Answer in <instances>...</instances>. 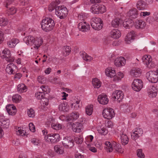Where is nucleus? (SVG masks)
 <instances>
[{"mask_svg":"<svg viewBox=\"0 0 158 158\" xmlns=\"http://www.w3.org/2000/svg\"><path fill=\"white\" fill-rule=\"evenodd\" d=\"M75 141L77 144H81L83 140L81 138L77 137L75 139Z\"/></svg>","mask_w":158,"mask_h":158,"instance_id":"63","label":"nucleus"},{"mask_svg":"<svg viewBox=\"0 0 158 158\" xmlns=\"http://www.w3.org/2000/svg\"><path fill=\"white\" fill-rule=\"evenodd\" d=\"M69 123V125L72 126V129L74 132L79 133L81 131L82 127L81 124V123H75L72 124V122H70Z\"/></svg>","mask_w":158,"mask_h":158,"instance_id":"18","label":"nucleus"},{"mask_svg":"<svg viewBox=\"0 0 158 158\" xmlns=\"http://www.w3.org/2000/svg\"><path fill=\"white\" fill-rule=\"evenodd\" d=\"M120 20L119 18H116L113 20L111 22L112 26L114 27H118L120 24Z\"/></svg>","mask_w":158,"mask_h":158,"instance_id":"44","label":"nucleus"},{"mask_svg":"<svg viewBox=\"0 0 158 158\" xmlns=\"http://www.w3.org/2000/svg\"><path fill=\"white\" fill-rule=\"evenodd\" d=\"M51 127L53 129L56 130H60L62 128V125L59 123H52Z\"/></svg>","mask_w":158,"mask_h":158,"instance_id":"46","label":"nucleus"},{"mask_svg":"<svg viewBox=\"0 0 158 158\" xmlns=\"http://www.w3.org/2000/svg\"><path fill=\"white\" fill-rule=\"evenodd\" d=\"M21 96L18 94L14 95L12 97V101L14 102L18 103L21 100Z\"/></svg>","mask_w":158,"mask_h":158,"instance_id":"47","label":"nucleus"},{"mask_svg":"<svg viewBox=\"0 0 158 158\" xmlns=\"http://www.w3.org/2000/svg\"><path fill=\"white\" fill-rule=\"evenodd\" d=\"M143 61L149 68L154 67V64L152 61V59L151 56L148 55H145L142 58Z\"/></svg>","mask_w":158,"mask_h":158,"instance_id":"10","label":"nucleus"},{"mask_svg":"<svg viewBox=\"0 0 158 158\" xmlns=\"http://www.w3.org/2000/svg\"><path fill=\"white\" fill-rule=\"evenodd\" d=\"M63 146L67 148H70L74 145V141L70 137L66 136L64 137L62 141Z\"/></svg>","mask_w":158,"mask_h":158,"instance_id":"8","label":"nucleus"},{"mask_svg":"<svg viewBox=\"0 0 158 158\" xmlns=\"http://www.w3.org/2000/svg\"><path fill=\"white\" fill-rule=\"evenodd\" d=\"M105 73L107 76L110 77H114L115 76V71L110 69L107 68L105 70Z\"/></svg>","mask_w":158,"mask_h":158,"instance_id":"31","label":"nucleus"},{"mask_svg":"<svg viewBox=\"0 0 158 158\" xmlns=\"http://www.w3.org/2000/svg\"><path fill=\"white\" fill-rule=\"evenodd\" d=\"M148 80L152 83H156L158 81V69L156 71H150L146 74Z\"/></svg>","mask_w":158,"mask_h":158,"instance_id":"4","label":"nucleus"},{"mask_svg":"<svg viewBox=\"0 0 158 158\" xmlns=\"http://www.w3.org/2000/svg\"><path fill=\"white\" fill-rule=\"evenodd\" d=\"M71 48L68 46H65L63 47V55L65 56H68L71 52Z\"/></svg>","mask_w":158,"mask_h":158,"instance_id":"32","label":"nucleus"},{"mask_svg":"<svg viewBox=\"0 0 158 158\" xmlns=\"http://www.w3.org/2000/svg\"><path fill=\"white\" fill-rule=\"evenodd\" d=\"M113 149L114 148L116 151L122 153L123 152V150L121 148V145L119 143L115 142H113L112 143Z\"/></svg>","mask_w":158,"mask_h":158,"instance_id":"30","label":"nucleus"},{"mask_svg":"<svg viewBox=\"0 0 158 158\" xmlns=\"http://www.w3.org/2000/svg\"><path fill=\"white\" fill-rule=\"evenodd\" d=\"M138 14V11L135 8L131 9L128 13L129 16L132 19L136 18Z\"/></svg>","mask_w":158,"mask_h":158,"instance_id":"24","label":"nucleus"},{"mask_svg":"<svg viewBox=\"0 0 158 158\" xmlns=\"http://www.w3.org/2000/svg\"><path fill=\"white\" fill-rule=\"evenodd\" d=\"M91 25L94 29L100 30L103 26V21L99 18L94 17L91 19Z\"/></svg>","mask_w":158,"mask_h":158,"instance_id":"2","label":"nucleus"},{"mask_svg":"<svg viewBox=\"0 0 158 158\" xmlns=\"http://www.w3.org/2000/svg\"><path fill=\"white\" fill-rule=\"evenodd\" d=\"M30 130L32 132L35 131V127L32 123H30L29 125Z\"/></svg>","mask_w":158,"mask_h":158,"instance_id":"57","label":"nucleus"},{"mask_svg":"<svg viewBox=\"0 0 158 158\" xmlns=\"http://www.w3.org/2000/svg\"><path fill=\"white\" fill-rule=\"evenodd\" d=\"M135 132L137 133L139 136H141L142 134H143V130L141 128H137L136 130L135 131Z\"/></svg>","mask_w":158,"mask_h":158,"instance_id":"58","label":"nucleus"},{"mask_svg":"<svg viewBox=\"0 0 158 158\" xmlns=\"http://www.w3.org/2000/svg\"><path fill=\"white\" fill-rule=\"evenodd\" d=\"M137 156L139 158H144L145 157V155L144 153L143 152L142 149H139L137 150Z\"/></svg>","mask_w":158,"mask_h":158,"instance_id":"48","label":"nucleus"},{"mask_svg":"<svg viewBox=\"0 0 158 158\" xmlns=\"http://www.w3.org/2000/svg\"><path fill=\"white\" fill-rule=\"evenodd\" d=\"M126 62V60L123 57H118L114 61L115 65L118 67H121L124 66Z\"/></svg>","mask_w":158,"mask_h":158,"instance_id":"15","label":"nucleus"},{"mask_svg":"<svg viewBox=\"0 0 158 158\" xmlns=\"http://www.w3.org/2000/svg\"><path fill=\"white\" fill-rule=\"evenodd\" d=\"M103 117L106 119H110L115 116L114 110L111 108H106L103 110L102 112Z\"/></svg>","mask_w":158,"mask_h":158,"instance_id":"7","label":"nucleus"},{"mask_svg":"<svg viewBox=\"0 0 158 158\" xmlns=\"http://www.w3.org/2000/svg\"><path fill=\"white\" fill-rule=\"evenodd\" d=\"M120 135L122 144L124 145L127 144L129 141L127 135L124 134L123 132H121Z\"/></svg>","mask_w":158,"mask_h":158,"instance_id":"25","label":"nucleus"},{"mask_svg":"<svg viewBox=\"0 0 158 158\" xmlns=\"http://www.w3.org/2000/svg\"><path fill=\"white\" fill-rule=\"evenodd\" d=\"M123 74L120 72L118 73L117 75H115V76L114 78L113 81L115 82L121 80L124 77Z\"/></svg>","mask_w":158,"mask_h":158,"instance_id":"40","label":"nucleus"},{"mask_svg":"<svg viewBox=\"0 0 158 158\" xmlns=\"http://www.w3.org/2000/svg\"><path fill=\"white\" fill-rule=\"evenodd\" d=\"M35 38L32 36L29 35L27 37H25L23 40L27 45L31 44H33Z\"/></svg>","mask_w":158,"mask_h":158,"instance_id":"33","label":"nucleus"},{"mask_svg":"<svg viewBox=\"0 0 158 158\" xmlns=\"http://www.w3.org/2000/svg\"><path fill=\"white\" fill-rule=\"evenodd\" d=\"M105 144L106 146V148L107 149V151L109 152H112L113 150V146L109 141H106L105 143Z\"/></svg>","mask_w":158,"mask_h":158,"instance_id":"41","label":"nucleus"},{"mask_svg":"<svg viewBox=\"0 0 158 158\" xmlns=\"http://www.w3.org/2000/svg\"><path fill=\"white\" fill-rule=\"evenodd\" d=\"M6 109L8 114L12 115H15L17 112L15 106L13 104H10L6 106Z\"/></svg>","mask_w":158,"mask_h":158,"instance_id":"19","label":"nucleus"},{"mask_svg":"<svg viewBox=\"0 0 158 158\" xmlns=\"http://www.w3.org/2000/svg\"><path fill=\"white\" fill-rule=\"evenodd\" d=\"M44 92L41 91L38 92L35 94V96L38 99L41 100L42 98H44Z\"/></svg>","mask_w":158,"mask_h":158,"instance_id":"50","label":"nucleus"},{"mask_svg":"<svg viewBox=\"0 0 158 158\" xmlns=\"http://www.w3.org/2000/svg\"><path fill=\"white\" fill-rule=\"evenodd\" d=\"M131 74L135 77L140 76L141 74V70L138 68H133L130 72Z\"/></svg>","mask_w":158,"mask_h":158,"instance_id":"22","label":"nucleus"},{"mask_svg":"<svg viewBox=\"0 0 158 158\" xmlns=\"http://www.w3.org/2000/svg\"><path fill=\"white\" fill-rule=\"evenodd\" d=\"M6 20L3 18H0V25L5 26L7 24Z\"/></svg>","mask_w":158,"mask_h":158,"instance_id":"54","label":"nucleus"},{"mask_svg":"<svg viewBox=\"0 0 158 158\" xmlns=\"http://www.w3.org/2000/svg\"><path fill=\"white\" fill-rule=\"evenodd\" d=\"M106 126L109 128H112L113 127V123L111 121H108L107 122L105 123Z\"/></svg>","mask_w":158,"mask_h":158,"instance_id":"59","label":"nucleus"},{"mask_svg":"<svg viewBox=\"0 0 158 158\" xmlns=\"http://www.w3.org/2000/svg\"><path fill=\"white\" fill-rule=\"evenodd\" d=\"M31 143L33 144L36 145H38L40 143L39 140L36 139H32L31 140Z\"/></svg>","mask_w":158,"mask_h":158,"instance_id":"56","label":"nucleus"},{"mask_svg":"<svg viewBox=\"0 0 158 158\" xmlns=\"http://www.w3.org/2000/svg\"><path fill=\"white\" fill-rule=\"evenodd\" d=\"M98 100L100 104L102 105L107 104L109 102L107 96L106 95L104 94L99 95L98 97Z\"/></svg>","mask_w":158,"mask_h":158,"instance_id":"17","label":"nucleus"},{"mask_svg":"<svg viewBox=\"0 0 158 158\" xmlns=\"http://www.w3.org/2000/svg\"><path fill=\"white\" fill-rule=\"evenodd\" d=\"M44 139L47 142L55 143L60 140V136L58 134L52 133L45 135Z\"/></svg>","mask_w":158,"mask_h":158,"instance_id":"6","label":"nucleus"},{"mask_svg":"<svg viewBox=\"0 0 158 158\" xmlns=\"http://www.w3.org/2000/svg\"><path fill=\"white\" fill-rule=\"evenodd\" d=\"M101 82L97 78L93 79L92 83L94 88H99L101 86Z\"/></svg>","mask_w":158,"mask_h":158,"instance_id":"37","label":"nucleus"},{"mask_svg":"<svg viewBox=\"0 0 158 158\" xmlns=\"http://www.w3.org/2000/svg\"><path fill=\"white\" fill-rule=\"evenodd\" d=\"M22 76V75L21 73H17L15 75L14 78L16 81H17V80L20 79Z\"/></svg>","mask_w":158,"mask_h":158,"instance_id":"61","label":"nucleus"},{"mask_svg":"<svg viewBox=\"0 0 158 158\" xmlns=\"http://www.w3.org/2000/svg\"><path fill=\"white\" fill-rule=\"evenodd\" d=\"M66 103L63 102L59 106V110L61 111H62L64 112H66L67 110H66Z\"/></svg>","mask_w":158,"mask_h":158,"instance_id":"45","label":"nucleus"},{"mask_svg":"<svg viewBox=\"0 0 158 158\" xmlns=\"http://www.w3.org/2000/svg\"><path fill=\"white\" fill-rule=\"evenodd\" d=\"M149 97L151 98L155 97L157 94L158 89L156 87L152 86L150 87L147 90Z\"/></svg>","mask_w":158,"mask_h":158,"instance_id":"14","label":"nucleus"},{"mask_svg":"<svg viewBox=\"0 0 158 158\" xmlns=\"http://www.w3.org/2000/svg\"><path fill=\"white\" fill-rule=\"evenodd\" d=\"M17 90L19 93H22L27 91V87L24 84H21L18 85Z\"/></svg>","mask_w":158,"mask_h":158,"instance_id":"38","label":"nucleus"},{"mask_svg":"<svg viewBox=\"0 0 158 158\" xmlns=\"http://www.w3.org/2000/svg\"><path fill=\"white\" fill-rule=\"evenodd\" d=\"M80 101H77L74 102L71 104V107L73 109L77 110L80 107L79 103Z\"/></svg>","mask_w":158,"mask_h":158,"instance_id":"43","label":"nucleus"},{"mask_svg":"<svg viewBox=\"0 0 158 158\" xmlns=\"http://www.w3.org/2000/svg\"><path fill=\"white\" fill-rule=\"evenodd\" d=\"M140 136L137 134V133H136L135 131L132 133L131 134V138L134 140H136Z\"/></svg>","mask_w":158,"mask_h":158,"instance_id":"55","label":"nucleus"},{"mask_svg":"<svg viewBox=\"0 0 158 158\" xmlns=\"http://www.w3.org/2000/svg\"><path fill=\"white\" fill-rule=\"evenodd\" d=\"M135 27L137 29H143L146 25V23L142 20H139L135 22Z\"/></svg>","mask_w":158,"mask_h":158,"instance_id":"27","label":"nucleus"},{"mask_svg":"<svg viewBox=\"0 0 158 158\" xmlns=\"http://www.w3.org/2000/svg\"><path fill=\"white\" fill-rule=\"evenodd\" d=\"M135 32L133 31H132L128 33L125 39V41L127 44H130L131 40H133L135 38Z\"/></svg>","mask_w":158,"mask_h":158,"instance_id":"21","label":"nucleus"},{"mask_svg":"<svg viewBox=\"0 0 158 158\" xmlns=\"http://www.w3.org/2000/svg\"><path fill=\"white\" fill-rule=\"evenodd\" d=\"M43 42V40L40 38H35L33 44L34 46V48H35L38 49L42 45Z\"/></svg>","mask_w":158,"mask_h":158,"instance_id":"26","label":"nucleus"},{"mask_svg":"<svg viewBox=\"0 0 158 158\" xmlns=\"http://www.w3.org/2000/svg\"><path fill=\"white\" fill-rule=\"evenodd\" d=\"M49 100L46 98H42L40 101V103L41 105L43 106H47L48 104Z\"/></svg>","mask_w":158,"mask_h":158,"instance_id":"49","label":"nucleus"},{"mask_svg":"<svg viewBox=\"0 0 158 158\" xmlns=\"http://www.w3.org/2000/svg\"><path fill=\"white\" fill-rule=\"evenodd\" d=\"M111 37L114 39H118L121 36L120 31L117 29H113L110 32Z\"/></svg>","mask_w":158,"mask_h":158,"instance_id":"28","label":"nucleus"},{"mask_svg":"<svg viewBox=\"0 0 158 158\" xmlns=\"http://www.w3.org/2000/svg\"><path fill=\"white\" fill-rule=\"evenodd\" d=\"M68 13V10L64 6H59L55 9V14L60 19H64Z\"/></svg>","mask_w":158,"mask_h":158,"instance_id":"3","label":"nucleus"},{"mask_svg":"<svg viewBox=\"0 0 158 158\" xmlns=\"http://www.w3.org/2000/svg\"><path fill=\"white\" fill-rule=\"evenodd\" d=\"M3 54L2 56L3 58L6 61L9 62H13L14 60V58L13 57L11 56V54L10 51L7 48H5L2 52Z\"/></svg>","mask_w":158,"mask_h":158,"instance_id":"11","label":"nucleus"},{"mask_svg":"<svg viewBox=\"0 0 158 158\" xmlns=\"http://www.w3.org/2000/svg\"><path fill=\"white\" fill-rule=\"evenodd\" d=\"M41 24L42 29L45 31L52 30L55 25L54 21L51 18H46L44 19Z\"/></svg>","mask_w":158,"mask_h":158,"instance_id":"1","label":"nucleus"},{"mask_svg":"<svg viewBox=\"0 0 158 158\" xmlns=\"http://www.w3.org/2000/svg\"><path fill=\"white\" fill-rule=\"evenodd\" d=\"M133 25V22L131 19L124 21L123 23V25L126 29H129Z\"/></svg>","mask_w":158,"mask_h":158,"instance_id":"34","label":"nucleus"},{"mask_svg":"<svg viewBox=\"0 0 158 158\" xmlns=\"http://www.w3.org/2000/svg\"><path fill=\"white\" fill-rule=\"evenodd\" d=\"M143 86L142 81L139 79H135L132 83V87L133 89L136 91H139Z\"/></svg>","mask_w":158,"mask_h":158,"instance_id":"9","label":"nucleus"},{"mask_svg":"<svg viewBox=\"0 0 158 158\" xmlns=\"http://www.w3.org/2000/svg\"><path fill=\"white\" fill-rule=\"evenodd\" d=\"M27 114L29 117L33 118L35 116L34 110L32 109H30L28 111Z\"/></svg>","mask_w":158,"mask_h":158,"instance_id":"53","label":"nucleus"},{"mask_svg":"<svg viewBox=\"0 0 158 158\" xmlns=\"http://www.w3.org/2000/svg\"><path fill=\"white\" fill-rule=\"evenodd\" d=\"M19 43V40L16 39H13L7 42L8 46L10 48H13Z\"/></svg>","mask_w":158,"mask_h":158,"instance_id":"35","label":"nucleus"},{"mask_svg":"<svg viewBox=\"0 0 158 158\" xmlns=\"http://www.w3.org/2000/svg\"><path fill=\"white\" fill-rule=\"evenodd\" d=\"M81 56L83 60L86 61H90L93 59V58L88 55L85 52H81Z\"/></svg>","mask_w":158,"mask_h":158,"instance_id":"36","label":"nucleus"},{"mask_svg":"<svg viewBox=\"0 0 158 158\" xmlns=\"http://www.w3.org/2000/svg\"><path fill=\"white\" fill-rule=\"evenodd\" d=\"M16 10L14 7H9L8 10V12L9 15H13L15 13Z\"/></svg>","mask_w":158,"mask_h":158,"instance_id":"52","label":"nucleus"},{"mask_svg":"<svg viewBox=\"0 0 158 158\" xmlns=\"http://www.w3.org/2000/svg\"><path fill=\"white\" fill-rule=\"evenodd\" d=\"M40 88L41 89L42 92H44V94L47 93V89L46 88V86L44 85H43L41 86Z\"/></svg>","mask_w":158,"mask_h":158,"instance_id":"62","label":"nucleus"},{"mask_svg":"<svg viewBox=\"0 0 158 158\" xmlns=\"http://www.w3.org/2000/svg\"><path fill=\"white\" fill-rule=\"evenodd\" d=\"M136 7L139 10H144L146 7V3L143 0H139L137 2Z\"/></svg>","mask_w":158,"mask_h":158,"instance_id":"29","label":"nucleus"},{"mask_svg":"<svg viewBox=\"0 0 158 158\" xmlns=\"http://www.w3.org/2000/svg\"><path fill=\"white\" fill-rule=\"evenodd\" d=\"M75 158H84V156L80 153L77 152L75 155Z\"/></svg>","mask_w":158,"mask_h":158,"instance_id":"64","label":"nucleus"},{"mask_svg":"<svg viewBox=\"0 0 158 158\" xmlns=\"http://www.w3.org/2000/svg\"><path fill=\"white\" fill-rule=\"evenodd\" d=\"M54 149L56 152L59 154H62L64 152L63 148L59 145L55 146Z\"/></svg>","mask_w":158,"mask_h":158,"instance_id":"39","label":"nucleus"},{"mask_svg":"<svg viewBox=\"0 0 158 158\" xmlns=\"http://www.w3.org/2000/svg\"><path fill=\"white\" fill-rule=\"evenodd\" d=\"M78 27L80 31L84 32L89 30L90 27L89 24L85 21L79 23Z\"/></svg>","mask_w":158,"mask_h":158,"instance_id":"16","label":"nucleus"},{"mask_svg":"<svg viewBox=\"0 0 158 158\" xmlns=\"http://www.w3.org/2000/svg\"><path fill=\"white\" fill-rule=\"evenodd\" d=\"M79 117V114L78 112H73L69 114L67 119V120L68 122L73 121L77 119Z\"/></svg>","mask_w":158,"mask_h":158,"instance_id":"23","label":"nucleus"},{"mask_svg":"<svg viewBox=\"0 0 158 158\" xmlns=\"http://www.w3.org/2000/svg\"><path fill=\"white\" fill-rule=\"evenodd\" d=\"M123 94L121 91L116 90L112 94V99L120 102L123 98Z\"/></svg>","mask_w":158,"mask_h":158,"instance_id":"12","label":"nucleus"},{"mask_svg":"<svg viewBox=\"0 0 158 158\" xmlns=\"http://www.w3.org/2000/svg\"><path fill=\"white\" fill-rule=\"evenodd\" d=\"M55 2H52L49 6L48 9L49 11L51 12L57 7Z\"/></svg>","mask_w":158,"mask_h":158,"instance_id":"51","label":"nucleus"},{"mask_svg":"<svg viewBox=\"0 0 158 158\" xmlns=\"http://www.w3.org/2000/svg\"><path fill=\"white\" fill-rule=\"evenodd\" d=\"M17 69V67L13 63H10L7 66L6 71L8 73L11 74H13Z\"/></svg>","mask_w":158,"mask_h":158,"instance_id":"20","label":"nucleus"},{"mask_svg":"<svg viewBox=\"0 0 158 158\" xmlns=\"http://www.w3.org/2000/svg\"><path fill=\"white\" fill-rule=\"evenodd\" d=\"M24 131L22 130L21 128L19 127L18 129V131H16L17 134L21 135L23 136L25 135L23 132Z\"/></svg>","mask_w":158,"mask_h":158,"instance_id":"60","label":"nucleus"},{"mask_svg":"<svg viewBox=\"0 0 158 158\" xmlns=\"http://www.w3.org/2000/svg\"><path fill=\"white\" fill-rule=\"evenodd\" d=\"M0 125L3 128L7 129L9 127L10 121L2 114L0 115Z\"/></svg>","mask_w":158,"mask_h":158,"instance_id":"13","label":"nucleus"},{"mask_svg":"<svg viewBox=\"0 0 158 158\" xmlns=\"http://www.w3.org/2000/svg\"><path fill=\"white\" fill-rule=\"evenodd\" d=\"M91 12L94 14L103 13L106 11V7L103 5L95 4L91 7Z\"/></svg>","mask_w":158,"mask_h":158,"instance_id":"5","label":"nucleus"},{"mask_svg":"<svg viewBox=\"0 0 158 158\" xmlns=\"http://www.w3.org/2000/svg\"><path fill=\"white\" fill-rule=\"evenodd\" d=\"M93 105H91L88 106L86 107L85 111L86 114L87 115H90L92 114L93 110Z\"/></svg>","mask_w":158,"mask_h":158,"instance_id":"42","label":"nucleus"}]
</instances>
